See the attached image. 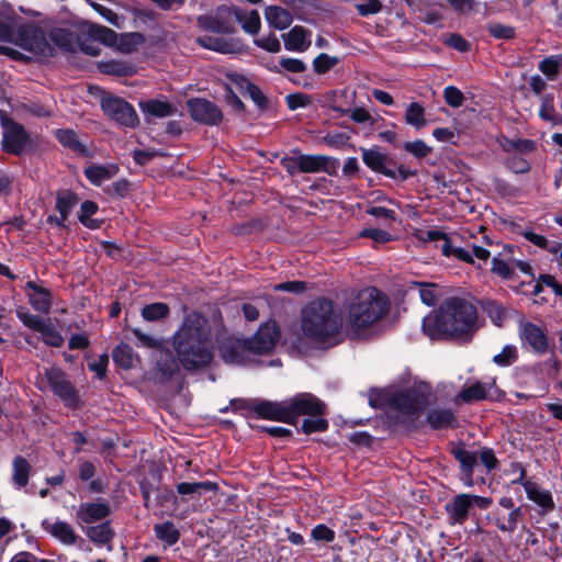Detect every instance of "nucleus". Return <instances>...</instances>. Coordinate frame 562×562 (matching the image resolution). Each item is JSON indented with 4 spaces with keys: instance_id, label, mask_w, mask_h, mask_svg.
I'll list each match as a JSON object with an SVG mask.
<instances>
[{
    "instance_id": "obj_62",
    "label": "nucleus",
    "mask_w": 562,
    "mask_h": 562,
    "mask_svg": "<svg viewBox=\"0 0 562 562\" xmlns=\"http://www.w3.org/2000/svg\"><path fill=\"white\" fill-rule=\"evenodd\" d=\"M342 113L348 115L356 123H368L370 126L374 124L372 115L363 108H355L344 110Z\"/></svg>"
},
{
    "instance_id": "obj_30",
    "label": "nucleus",
    "mask_w": 562,
    "mask_h": 562,
    "mask_svg": "<svg viewBox=\"0 0 562 562\" xmlns=\"http://www.w3.org/2000/svg\"><path fill=\"white\" fill-rule=\"evenodd\" d=\"M265 18L270 26L280 31L285 30L293 21L292 14L286 9L278 5L267 7Z\"/></svg>"
},
{
    "instance_id": "obj_49",
    "label": "nucleus",
    "mask_w": 562,
    "mask_h": 562,
    "mask_svg": "<svg viewBox=\"0 0 562 562\" xmlns=\"http://www.w3.org/2000/svg\"><path fill=\"white\" fill-rule=\"evenodd\" d=\"M196 43L204 48L215 50L222 54L232 53V44L220 37L201 36L198 37Z\"/></svg>"
},
{
    "instance_id": "obj_4",
    "label": "nucleus",
    "mask_w": 562,
    "mask_h": 562,
    "mask_svg": "<svg viewBox=\"0 0 562 562\" xmlns=\"http://www.w3.org/2000/svg\"><path fill=\"white\" fill-rule=\"evenodd\" d=\"M342 328V316L328 299L310 302L301 313L303 334L315 341L327 342L335 339Z\"/></svg>"
},
{
    "instance_id": "obj_2",
    "label": "nucleus",
    "mask_w": 562,
    "mask_h": 562,
    "mask_svg": "<svg viewBox=\"0 0 562 562\" xmlns=\"http://www.w3.org/2000/svg\"><path fill=\"white\" fill-rule=\"evenodd\" d=\"M476 310L460 297L446 300L440 307L425 316L423 331L430 339L470 337L476 329Z\"/></svg>"
},
{
    "instance_id": "obj_57",
    "label": "nucleus",
    "mask_w": 562,
    "mask_h": 562,
    "mask_svg": "<svg viewBox=\"0 0 562 562\" xmlns=\"http://www.w3.org/2000/svg\"><path fill=\"white\" fill-rule=\"evenodd\" d=\"M488 33L497 40H512L515 36V29L498 22H490L486 25Z\"/></svg>"
},
{
    "instance_id": "obj_41",
    "label": "nucleus",
    "mask_w": 562,
    "mask_h": 562,
    "mask_svg": "<svg viewBox=\"0 0 562 562\" xmlns=\"http://www.w3.org/2000/svg\"><path fill=\"white\" fill-rule=\"evenodd\" d=\"M425 114V108L420 103L412 102L406 108L405 122L416 130H420L427 125Z\"/></svg>"
},
{
    "instance_id": "obj_12",
    "label": "nucleus",
    "mask_w": 562,
    "mask_h": 562,
    "mask_svg": "<svg viewBox=\"0 0 562 562\" xmlns=\"http://www.w3.org/2000/svg\"><path fill=\"white\" fill-rule=\"evenodd\" d=\"M286 403L290 423L301 415L322 416L325 409L324 403L311 393H300L286 400Z\"/></svg>"
},
{
    "instance_id": "obj_63",
    "label": "nucleus",
    "mask_w": 562,
    "mask_h": 562,
    "mask_svg": "<svg viewBox=\"0 0 562 562\" xmlns=\"http://www.w3.org/2000/svg\"><path fill=\"white\" fill-rule=\"evenodd\" d=\"M255 45L270 53H278L281 50V43L274 33L255 40Z\"/></svg>"
},
{
    "instance_id": "obj_50",
    "label": "nucleus",
    "mask_w": 562,
    "mask_h": 562,
    "mask_svg": "<svg viewBox=\"0 0 562 562\" xmlns=\"http://www.w3.org/2000/svg\"><path fill=\"white\" fill-rule=\"evenodd\" d=\"M88 33L93 40H97L105 45H113L116 43V33L106 26L92 24L88 29Z\"/></svg>"
},
{
    "instance_id": "obj_23",
    "label": "nucleus",
    "mask_w": 562,
    "mask_h": 562,
    "mask_svg": "<svg viewBox=\"0 0 562 562\" xmlns=\"http://www.w3.org/2000/svg\"><path fill=\"white\" fill-rule=\"evenodd\" d=\"M284 47L291 52H305L310 45V33L302 26H294L282 35Z\"/></svg>"
},
{
    "instance_id": "obj_25",
    "label": "nucleus",
    "mask_w": 562,
    "mask_h": 562,
    "mask_svg": "<svg viewBox=\"0 0 562 562\" xmlns=\"http://www.w3.org/2000/svg\"><path fill=\"white\" fill-rule=\"evenodd\" d=\"M491 519L499 531L512 533L517 529L518 524L525 520V512L522 507L518 506L514 508L507 517H504L496 510L492 514Z\"/></svg>"
},
{
    "instance_id": "obj_3",
    "label": "nucleus",
    "mask_w": 562,
    "mask_h": 562,
    "mask_svg": "<svg viewBox=\"0 0 562 562\" xmlns=\"http://www.w3.org/2000/svg\"><path fill=\"white\" fill-rule=\"evenodd\" d=\"M390 307L386 295L375 288L359 291L347 308V331L352 337H361L367 329L382 319Z\"/></svg>"
},
{
    "instance_id": "obj_46",
    "label": "nucleus",
    "mask_w": 562,
    "mask_h": 562,
    "mask_svg": "<svg viewBox=\"0 0 562 562\" xmlns=\"http://www.w3.org/2000/svg\"><path fill=\"white\" fill-rule=\"evenodd\" d=\"M169 306L165 303H151L142 308V317L148 322H156L169 315Z\"/></svg>"
},
{
    "instance_id": "obj_59",
    "label": "nucleus",
    "mask_w": 562,
    "mask_h": 562,
    "mask_svg": "<svg viewBox=\"0 0 562 562\" xmlns=\"http://www.w3.org/2000/svg\"><path fill=\"white\" fill-rule=\"evenodd\" d=\"M328 428V422L321 416H312L302 422L301 429L304 434L325 431Z\"/></svg>"
},
{
    "instance_id": "obj_53",
    "label": "nucleus",
    "mask_w": 562,
    "mask_h": 562,
    "mask_svg": "<svg viewBox=\"0 0 562 562\" xmlns=\"http://www.w3.org/2000/svg\"><path fill=\"white\" fill-rule=\"evenodd\" d=\"M40 334L42 335L43 341L48 346L58 348L64 344V337L49 321L46 322Z\"/></svg>"
},
{
    "instance_id": "obj_19",
    "label": "nucleus",
    "mask_w": 562,
    "mask_h": 562,
    "mask_svg": "<svg viewBox=\"0 0 562 562\" xmlns=\"http://www.w3.org/2000/svg\"><path fill=\"white\" fill-rule=\"evenodd\" d=\"M452 456L460 463V475L463 484L467 487L474 485L473 472L477 462V453L467 450L463 446H458L452 449Z\"/></svg>"
},
{
    "instance_id": "obj_14",
    "label": "nucleus",
    "mask_w": 562,
    "mask_h": 562,
    "mask_svg": "<svg viewBox=\"0 0 562 562\" xmlns=\"http://www.w3.org/2000/svg\"><path fill=\"white\" fill-rule=\"evenodd\" d=\"M188 109L193 121L201 124L215 126L223 120L221 109L213 102L195 98L188 101Z\"/></svg>"
},
{
    "instance_id": "obj_58",
    "label": "nucleus",
    "mask_w": 562,
    "mask_h": 562,
    "mask_svg": "<svg viewBox=\"0 0 562 562\" xmlns=\"http://www.w3.org/2000/svg\"><path fill=\"white\" fill-rule=\"evenodd\" d=\"M492 272L504 279L513 278V274L515 272L513 260L510 262H507L506 260L499 257H494L492 260Z\"/></svg>"
},
{
    "instance_id": "obj_17",
    "label": "nucleus",
    "mask_w": 562,
    "mask_h": 562,
    "mask_svg": "<svg viewBox=\"0 0 562 562\" xmlns=\"http://www.w3.org/2000/svg\"><path fill=\"white\" fill-rule=\"evenodd\" d=\"M491 386L492 384L479 380L467 383L453 397V403L459 405L484 401L490 394Z\"/></svg>"
},
{
    "instance_id": "obj_26",
    "label": "nucleus",
    "mask_w": 562,
    "mask_h": 562,
    "mask_svg": "<svg viewBox=\"0 0 562 562\" xmlns=\"http://www.w3.org/2000/svg\"><path fill=\"white\" fill-rule=\"evenodd\" d=\"M110 514V507L105 503H85L79 506L77 516L85 524H91L105 518Z\"/></svg>"
},
{
    "instance_id": "obj_15",
    "label": "nucleus",
    "mask_w": 562,
    "mask_h": 562,
    "mask_svg": "<svg viewBox=\"0 0 562 562\" xmlns=\"http://www.w3.org/2000/svg\"><path fill=\"white\" fill-rule=\"evenodd\" d=\"M519 337L522 345H528L535 352L544 353L548 350L549 342L544 330L531 322L519 323Z\"/></svg>"
},
{
    "instance_id": "obj_51",
    "label": "nucleus",
    "mask_w": 562,
    "mask_h": 562,
    "mask_svg": "<svg viewBox=\"0 0 562 562\" xmlns=\"http://www.w3.org/2000/svg\"><path fill=\"white\" fill-rule=\"evenodd\" d=\"M78 203V196L72 192H66L57 196L56 209L61 215V222H66L72 207Z\"/></svg>"
},
{
    "instance_id": "obj_47",
    "label": "nucleus",
    "mask_w": 562,
    "mask_h": 562,
    "mask_svg": "<svg viewBox=\"0 0 562 562\" xmlns=\"http://www.w3.org/2000/svg\"><path fill=\"white\" fill-rule=\"evenodd\" d=\"M87 536L95 543L105 544L112 540L113 531L109 522H103L88 528Z\"/></svg>"
},
{
    "instance_id": "obj_54",
    "label": "nucleus",
    "mask_w": 562,
    "mask_h": 562,
    "mask_svg": "<svg viewBox=\"0 0 562 562\" xmlns=\"http://www.w3.org/2000/svg\"><path fill=\"white\" fill-rule=\"evenodd\" d=\"M518 359V351L516 346L506 345L502 351L493 357V362L498 367H508L516 362Z\"/></svg>"
},
{
    "instance_id": "obj_36",
    "label": "nucleus",
    "mask_w": 562,
    "mask_h": 562,
    "mask_svg": "<svg viewBox=\"0 0 562 562\" xmlns=\"http://www.w3.org/2000/svg\"><path fill=\"white\" fill-rule=\"evenodd\" d=\"M218 485L211 481H204V482H181L177 484L176 490L178 494L181 496L190 495L194 497L195 495L201 496L204 493L207 492H215L217 491Z\"/></svg>"
},
{
    "instance_id": "obj_42",
    "label": "nucleus",
    "mask_w": 562,
    "mask_h": 562,
    "mask_svg": "<svg viewBox=\"0 0 562 562\" xmlns=\"http://www.w3.org/2000/svg\"><path fill=\"white\" fill-rule=\"evenodd\" d=\"M144 43L145 36L142 33H125L120 36L117 48L124 54H132Z\"/></svg>"
},
{
    "instance_id": "obj_5",
    "label": "nucleus",
    "mask_w": 562,
    "mask_h": 562,
    "mask_svg": "<svg viewBox=\"0 0 562 562\" xmlns=\"http://www.w3.org/2000/svg\"><path fill=\"white\" fill-rule=\"evenodd\" d=\"M36 386L41 391L50 390L67 407L77 408L80 404L77 389L58 367L44 368L37 375Z\"/></svg>"
},
{
    "instance_id": "obj_9",
    "label": "nucleus",
    "mask_w": 562,
    "mask_h": 562,
    "mask_svg": "<svg viewBox=\"0 0 562 562\" xmlns=\"http://www.w3.org/2000/svg\"><path fill=\"white\" fill-rule=\"evenodd\" d=\"M279 337L280 331L277 323L273 321L267 322L258 328L251 338L245 339L240 347L243 350L252 353H269L276 347Z\"/></svg>"
},
{
    "instance_id": "obj_28",
    "label": "nucleus",
    "mask_w": 562,
    "mask_h": 562,
    "mask_svg": "<svg viewBox=\"0 0 562 562\" xmlns=\"http://www.w3.org/2000/svg\"><path fill=\"white\" fill-rule=\"evenodd\" d=\"M233 13L238 23H240L241 29L250 34L257 35L260 31L261 20L259 12L257 10L245 11L240 8H234Z\"/></svg>"
},
{
    "instance_id": "obj_44",
    "label": "nucleus",
    "mask_w": 562,
    "mask_h": 562,
    "mask_svg": "<svg viewBox=\"0 0 562 562\" xmlns=\"http://www.w3.org/2000/svg\"><path fill=\"white\" fill-rule=\"evenodd\" d=\"M157 369L164 378L170 379L179 369L178 362L168 350H160Z\"/></svg>"
},
{
    "instance_id": "obj_52",
    "label": "nucleus",
    "mask_w": 562,
    "mask_h": 562,
    "mask_svg": "<svg viewBox=\"0 0 562 562\" xmlns=\"http://www.w3.org/2000/svg\"><path fill=\"white\" fill-rule=\"evenodd\" d=\"M522 236L535 246L547 250L548 252H554L557 249L558 241H551L546 236L535 233L532 229H525Z\"/></svg>"
},
{
    "instance_id": "obj_40",
    "label": "nucleus",
    "mask_w": 562,
    "mask_h": 562,
    "mask_svg": "<svg viewBox=\"0 0 562 562\" xmlns=\"http://www.w3.org/2000/svg\"><path fill=\"white\" fill-rule=\"evenodd\" d=\"M113 360L119 367L131 369L138 361V357L130 345L120 344L113 351Z\"/></svg>"
},
{
    "instance_id": "obj_60",
    "label": "nucleus",
    "mask_w": 562,
    "mask_h": 562,
    "mask_svg": "<svg viewBox=\"0 0 562 562\" xmlns=\"http://www.w3.org/2000/svg\"><path fill=\"white\" fill-rule=\"evenodd\" d=\"M443 99L448 105L460 108L465 98L460 89L454 86H448L443 90Z\"/></svg>"
},
{
    "instance_id": "obj_35",
    "label": "nucleus",
    "mask_w": 562,
    "mask_h": 562,
    "mask_svg": "<svg viewBox=\"0 0 562 562\" xmlns=\"http://www.w3.org/2000/svg\"><path fill=\"white\" fill-rule=\"evenodd\" d=\"M362 160L368 168L375 172L385 176H392V172L385 169L387 161L386 155L381 153L378 148L362 149Z\"/></svg>"
},
{
    "instance_id": "obj_45",
    "label": "nucleus",
    "mask_w": 562,
    "mask_h": 562,
    "mask_svg": "<svg viewBox=\"0 0 562 562\" xmlns=\"http://www.w3.org/2000/svg\"><path fill=\"white\" fill-rule=\"evenodd\" d=\"M538 68L548 79L554 80L562 68V56L551 55L546 57L539 63Z\"/></svg>"
},
{
    "instance_id": "obj_21",
    "label": "nucleus",
    "mask_w": 562,
    "mask_h": 562,
    "mask_svg": "<svg viewBox=\"0 0 562 562\" xmlns=\"http://www.w3.org/2000/svg\"><path fill=\"white\" fill-rule=\"evenodd\" d=\"M42 527L46 532L64 544L72 546L76 543L77 535L71 525L66 521H52L49 519H44L42 521Z\"/></svg>"
},
{
    "instance_id": "obj_6",
    "label": "nucleus",
    "mask_w": 562,
    "mask_h": 562,
    "mask_svg": "<svg viewBox=\"0 0 562 562\" xmlns=\"http://www.w3.org/2000/svg\"><path fill=\"white\" fill-rule=\"evenodd\" d=\"M431 395V387L426 383H416L413 386L394 394L390 401L391 406L407 417H418L426 408Z\"/></svg>"
},
{
    "instance_id": "obj_38",
    "label": "nucleus",
    "mask_w": 562,
    "mask_h": 562,
    "mask_svg": "<svg viewBox=\"0 0 562 562\" xmlns=\"http://www.w3.org/2000/svg\"><path fill=\"white\" fill-rule=\"evenodd\" d=\"M156 538L168 547L176 544L180 539V531L171 521H164L154 526Z\"/></svg>"
},
{
    "instance_id": "obj_8",
    "label": "nucleus",
    "mask_w": 562,
    "mask_h": 562,
    "mask_svg": "<svg viewBox=\"0 0 562 562\" xmlns=\"http://www.w3.org/2000/svg\"><path fill=\"white\" fill-rule=\"evenodd\" d=\"M231 405L235 409L249 408L261 418L290 423L286 400L281 402L232 400Z\"/></svg>"
},
{
    "instance_id": "obj_10",
    "label": "nucleus",
    "mask_w": 562,
    "mask_h": 562,
    "mask_svg": "<svg viewBox=\"0 0 562 562\" xmlns=\"http://www.w3.org/2000/svg\"><path fill=\"white\" fill-rule=\"evenodd\" d=\"M512 471H518L519 476L512 480V484L524 486L527 497L540 506L543 512H551L554 508V502L548 490L541 488L537 483L526 480V469L520 462H512Z\"/></svg>"
},
{
    "instance_id": "obj_11",
    "label": "nucleus",
    "mask_w": 562,
    "mask_h": 562,
    "mask_svg": "<svg viewBox=\"0 0 562 562\" xmlns=\"http://www.w3.org/2000/svg\"><path fill=\"white\" fill-rule=\"evenodd\" d=\"M101 108L105 115L122 126L135 127L139 122L133 105L122 98L104 97L101 100Z\"/></svg>"
},
{
    "instance_id": "obj_48",
    "label": "nucleus",
    "mask_w": 562,
    "mask_h": 562,
    "mask_svg": "<svg viewBox=\"0 0 562 562\" xmlns=\"http://www.w3.org/2000/svg\"><path fill=\"white\" fill-rule=\"evenodd\" d=\"M98 68L102 74L113 76H126L132 72V66L120 60L100 61Z\"/></svg>"
},
{
    "instance_id": "obj_20",
    "label": "nucleus",
    "mask_w": 562,
    "mask_h": 562,
    "mask_svg": "<svg viewBox=\"0 0 562 562\" xmlns=\"http://www.w3.org/2000/svg\"><path fill=\"white\" fill-rule=\"evenodd\" d=\"M471 494H458L446 505V512L454 524L467 521L472 508Z\"/></svg>"
},
{
    "instance_id": "obj_32",
    "label": "nucleus",
    "mask_w": 562,
    "mask_h": 562,
    "mask_svg": "<svg viewBox=\"0 0 562 562\" xmlns=\"http://www.w3.org/2000/svg\"><path fill=\"white\" fill-rule=\"evenodd\" d=\"M301 157V172L303 173H316L325 171L329 173L330 158L323 155H305L300 154Z\"/></svg>"
},
{
    "instance_id": "obj_27",
    "label": "nucleus",
    "mask_w": 562,
    "mask_h": 562,
    "mask_svg": "<svg viewBox=\"0 0 562 562\" xmlns=\"http://www.w3.org/2000/svg\"><path fill=\"white\" fill-rule=\"evenodd\" d=\"M119 172L115 164L95 165L92 164L85 169V176L94 186H101L104 181L110 180Z\"/></svg>"
},
{
    "instance_id": "obj_13",
    "label": "nucleus",
    "mask_w": 562,
    "mask_h": 562,
    "mask_svg": "<svg viewBox=\"0 0 562 562\" xmlns=\"http://www.w3.org/2000/svg\"><path fill=\"white\" fill-rule=\"evenodd\" d=\"M3 138L2 148L5 153L20 155L26 147L29 135L24 127L11 119L2 120Z\"/></svg>"
},
{
    "instance_id": "obj_64",
    "label": "nucleus",
    "mask_w": 562,
    "mask_h": 562,
    "mask_svg": "<svg viewBox=\"0 0 562 562\" xmlns=\"http://www.w3.org/2000/svg\"><path fill=\"white\" fill-rule=\"evenodd\" d=\"M311 537L315 541L333 542L335 540V531L324 524L316 525L312 531Z\"/></svg>"
},
{
    "instance_id": "obj_16",
    "label": "nucleus",
    "mask_w": 562,
    "mask_h": 562,
    "mask_svg": "<svg viewBox=\"0 0 562 562\" xmlns=\"http://www.w3.org/2000/svg\"><path fill=\"white\" fill-rule=\"evenodd\" d=\"M440 250L446 257H453L468 263H473L474 257L486 262L491 256L490 251L481 246L472 245L471 248L453 246L449 237L441 244Z\"/></svg>"
},
{
    "instance_id": "obj_34",
    "label": "nucleus",
    "mask_w": 562,
    "mask_h": 562,
    "mask_svg": "<svg viewBox=\"0 0 562 562\" xmlns=\"http://www.w3.org/2000/svg\"><path fill=\"white\" fill-rule=\"evenodd\" d=\"M414 288L418 290L422 302L427 306H435L442 295L440 286L436 283L413 281L409 289Z\"/></svg>"
},
{
    "instance_id": "obj_24",
    "label": "nucleus",
    "mask_w": 562,
    "mask_h": 562,
    "mask_svg": "<svg viewBox=\"0 0 562 562\" xmlns=\"http://www.w3.org/2000/svg\"><path fill=\"white\" fill-rule=\"evenodd\" d=\"M426 422L432 429L456 428L458 419L450 408H432L426 415Z\"/></svg>"
},
{
    "instance_id": "obj_18",
    "label": "nucleus",
    "mask_w": 562,
    "mask_h": 562,
    "mask_svg": "<svg viewBox=\"0 0 562 562\" xmlns=\"http://www.w3.org/2000/svg\"><path fill=\"white\" fill-rule=\"evenodd\" d=\"M25 289L30 305L38 313L48 314L53 304L52 292L34 281H27Z\"/></svg>"
},
{
    "instance_id": "obj_39",
    "label": "nucleus",
    "mask_w": 562,
    "mask_h": 562,
    "mask_svg": "<svg viewBox=\"0 0 562 562\" xmlns=\"http://www.w3.org/2000/svg\"><path fill=\"white\" fill-rule=\"evenodd\" d=\"M55 136L58 142L64 146L77 154L86 155L87 147L78 139L77 134L72 130H57Z\"/></svg>"
},
{
    "instance_id": "obj_33",
    "label": "nucleus",
    "mask_w": 562,
    "mask_h": 562,
    "mask_svg": "<svg viewBox=\"0 0 562 562\" xmlns=\"http://www.w3.org/2000/svg\"><path fill=\"white\" fill-rule=\"evenodd\" d=\"M196 22L202 30L216 34H229L234 31L232 24L218 15H200Z\"/></svg>"
},
{
    "instance_id": "obj_7",
    "label": "nucleus",
    "mask_w": 562,
    "mask_h": 562,
    "mask_svg": "<svg viewBox=\"0 0 562 562\" xmlns=\"http://www.w3.org/2000/svg\"><path fill=\"white\" fill-rule=\"evenodd\" d=\"M5 42L35 54H45L48 48L44 30L34 23L12 26Z\"/></svg>"
},
{
    "instance_id": "obj_37",
    "label": "nucleus",
    "mask_w": 562,
    "mask_h": 562,
    "mask_svg": "<svg viewBox=\"0 0 562 562\" xmlns=\"http://www.w3.org/2000/svg\"><path fill=\"white\" fill-rule=\"evenodd\" d=\"M479 303L493 324L498 327L503 326L508 318V312L501 303L490 299H482Z\"/></svg>"
},
{
    "instance_id": "obj_31",
    "label": "nucleus",
    "mask_w": 562,
    "mask_h": 562,
    "mask_svg": "<svg viewBox=\"0 0 562 562\" xmlns=\"http://www.w3.org/2000/svg\"><path fill=\"white\" fill-rule=\"evenodd\" d=\"M32 467L30 462L22 456H16L12 460V483L21 490L29 483Z\"/></svg>"
},
{
    "instance_id": "obj_29",
    "label": "nucleus",
    "mask_w": 562,
    "mask_h": 562,
    "mask_svg": "<svg viewBox=\"0 0 562 562\" xmlns=\"http://www.w3.org/2000/svg\"><path fill=\"white\" fill-rule=\"evenodd\" d=\"M498 144L501 148L507 154L527 155L537 148L536 142L528 138L512 139L506 136H501L498 138Z\"/></svg>"
},
{
    "instance_id": "obj_55",
    "label": "nucleus",
    "mask_w": 562,
    "mask_h": 562,
    "mask_svg": "<svg viewBox=\"0 0 562 562\" xmlns=\"http://www.w3.org/2000/svg\"><path fill=\"white\" fill-rule=\"evenodd\" d=\"M339 63V58L322 53L313 60V69L318 75H324Z\"/></svg>"
},
{
    "instance_id": "obj_43",
    "label": "nucleus",
    "mask_w": 562,
    "mask_h": 562,
    "mask_svg": "<svg viewBox=\"0 0 562 562\" xmlns=\"http://www.w3.org/2000/svg\"><path fill=\"white\" fill-rule=\"evenodd\" d=\"M14 10L8 2H0V42H5L10 36L11 22L14 19Z\"/></svg>"
},
{
    "instance_id": "obj_22",
    "label": "nucleus",
    "mask_w": 562,
    "mask_h": 562,
    "mask_svg": "<svg viewBox=\"0 0 562 562\" xmlns=\"http://www.w3.org/2000/svg\"><path fill=\"white\" fill-rule=\"evenodd\" d=\"M139 108L146 116L168 117L177 112V106L166 99H149L139 101Z\"/></svg>"
},
{
    "instance_id": "obj_61",
    "label": "nucleus",
    "mask_w": 562,
    "mask_h": 562,
    "mask_svg": "<svg viewBox=\"0 0 562 562\" xmlns=\"http://www.w3.org/2000/svg\"><path fill=\"white\" fill-rule=\"evenodd\" d=\"M16 315L24 326L38 333L47 322L41 318L40 316L31 314L29 312H18Z\"/></svg>"
},
{
    "instance_id": "obj_56",
    "label": "nucleus",
    "mask_w": 562,
    "mask_h": 562,
    "mask_svg": "<svg viewBox=\"0 0 562 562\" xmlns=\"http://www.w3.org/2000/svg\"><path fill=\"white\" fill-rule=\"evenodd\" d=\"M506 161L505 166L515 173H527L529 172L531 165L524 157V155L519 154H510Z\"/></svg>"
},
{
    "instance_id": "obj_1",
    "label": "nucleus",
    "mask_w": 562,
    "mask_h": 562,
    "mask_svg": "<svg viewBox=\"0 0 562 562\" xmlns=\"http://www.w3.org/2000/svg\"><path fill=\"white\" fill-rule=\"evenodd\" d=\"M172 346L183 369L193 371L207 367L213 359L207 319L199 313L187 315L173 335Z\"/></svg>"
}]
</instances>
